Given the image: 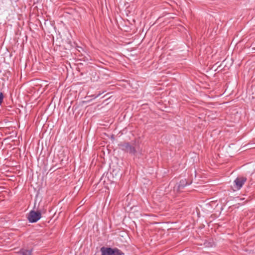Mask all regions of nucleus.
<instances>
[{
	"mask_svg": "<svg viewBox=\"0 0 255 255\" xmlns=\"http://www.w3.org/2000/svg\"><path fill=\"white\" fill-rule=\"evenodd\" d=\"M3 97H4V96L2 94V93L0 92V106L1 105Z\"/></svg>",
	"mask_w": 255,
	"mask_h": 255,
	"instance_id": "9d476101",
	"label": "nucleus"
},
{
	"mask_svg": "<svg viewBox=\"0 0 255 255\" xmlns=\"http://www.w3.org/2000/svg\"><path fill=\"white\" fill-rule=\"evenodd\" d=\"M191 184V182H188L186 181V179L181 180L179 183H177V190L180 191L183 189L187 185H189Z\"/></svg>",
	"mask_w": 255,
	"mask_h": 255,
	"instance_id": "39448f33",
	"label": "nucleus"
},
{
	"mask_svg": "<svg viewBox=\"0 0 255 255\" xmlns=\"http://www.w3.org/2000/svg\"><path fill=\"white\" fill-rule=\"evenodd\" d=\"M41 218V214L39 211L31 210L28 214L27 219L29 223H36Z\"/></svg>",
	"mask_w": 255,
	"mask_h": 255,
	"instance_id": "7ed1b4c3",
	"label": "nucleus"
},
{
	"mask_svg": "<svg viewBox=\"0 0 255 255\" xmlns=\"http://www.w3.org/2000/svg\"><path fill=\"white\" fill-rule=\"evenodd\" d=\"M102 255H124V254L118 249L103 247L100 250Z\"/></svg>",
	"mask_w": 255,
	"mask_h": 255,
	"instance_id": "f03ea898",
	"label": "nucleus"
},
{
	"mask_svg": "<svg viewBox=\"0 0 255 255\" xmlns=\"http://www.w3.org/2000/svg\"><path fill=\"white\" fill-rule=\"evenodd\" d=\"M204 246L206 248H212L215 246V243L212 239H209L204 242Z\"/></svg>",
	"mask_w": 255,
	"mask_h": 255,
	"instance_id": "423d86ee",
	"label": "nucleus"
},
{
	"mask_svg": "<svg viewBox=\"0 0 255 255\" xmlns=\"http://www.w3.org/2000/svg\"><path fill=\"white\" fill-rule=\"evenodd\" d=\"M103 93H104V92H99L98 94L93 95L91 96L90 97H92L93 99H96V98L99 97L100 96H101Z\"/></svg>",
	"mask_w": 255,
	"mask_h": 255,
	"instance_id": "6e6552de",
	"label": "nucleus"
},
{
	"mask_svg": "<svg viewBox=\"0 0 255 255\" xmlns=\"http://www.w3.org/2000/svg\"><path fill=\"white\" fill-rule=\"evenodd\" d=\"M77 50L80 53H82V52H85L83 48L81 46H77Z\"/></svg>",
	"mask_w": 255,
	"mask_h": 255,
	"instance_id": "1a4fd4ad",
	"label": "nucleus"
},
{
	"mask_svg": "<svg viewBox=\"0 0 255 255\" xmlns=\"http://www.w3.org/2000/svg\"><path fill=\"white\" fill-rule=\"evenodd\" d=\"M138 145L135 143V145L131 144L129 142H125L120 144L121 149L131 155H135L137 152L141 154V150L137 147Z\"/></svg>",
	"mask_w": 255,
	"mask_h": 255,
	"instance_id": "f257e3e1",
	"label": "nucleus"
},
{
	"mask_svg": "<svg viewBox=\"0 0 255 255\" xmlns=\"http://www.w3.org/2000/svg\"><path fill=\"white\" fill-rule=\"evenodd\" d=\"M247 180V178L244 177H237L234 181V190H239L243 187Z\"/></svg>",
	"mask_w": 255,
	"mask_h": 255,
	"instance_id": "20e7f679",
	"label": "nucleus"
},
{
	"mask_svg": "<svg viewBox=\"0 0 255 255\" xmlns=\"http://www.w3.org/2000/svg\"><path fill=\"white\" fill-rule=\"evenodd\" d=\"M31 252H32L31 250H26L22 249L21 250V255H31Z\"/></svg>",
	"mask_w": 255,
	"mask_h": 255,
	"instance_id": "0eeeda50",
	"label": "nucleus"
}]
</instances>
